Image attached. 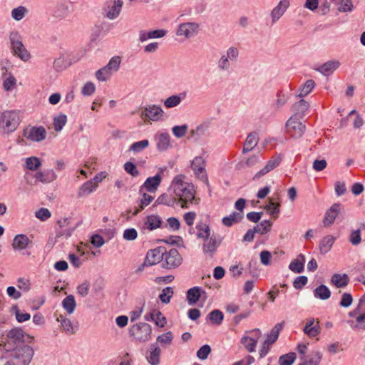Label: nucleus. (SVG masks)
I'll list each match as a JSON object with an SVG mask.
<instances>
[{
	"label": "nucleus",
	"instance_id": "1",
	"mask_svg": "<svg viewBox=\"0 0 365 365\" xmlns=\"http://www.w3.org/2000/svg\"><path fill=\"white\" fill-rule=\"evenodd\" d=\"M185 179V175H178L173 178L171 184L175 197L181 202V207L182 208H187V204L195 200V194L194 185L186 182Z\"/></svg>",
	"mask_w": 365,
	"mask_h": 365
},
{
	"label": "nucleus",
	"instance_id": "2",
	"mask_svg": "<svg viewBox=\"0 0 365 365\" xmlns=\"http://www.w3.org/2000/svg\"><path fill=\"white\" fill-rule=\"evenodd\" d=\"M10 359L4 365H30L35 355V350L25 344L10 351Z\"/></svg>",
	"mask_w": 365,
	"mask_h": 365
},
{
	"label": "nucleus",
	"instance_id": "3",
	"mask_svg": "<svg viewBox=\"0 0 365 365\" xmlns=\"http://www.w3.org/2000/svg\"><path fill=\"white\" fill-rule=\"evenodd\" d=\"M34 336L26 335L21 329H12L10 330L4 340L0 342V347L6 352H10L17 348L18 343L27 341L31 342Z\"/></svg>",
	"mask_w": 365,
	"mask_h": 365
},
{
	"label": "nucleus",
	"instance_id": "4",
	"mask_svg": "<svg viewBox=\"0 0 365 365\" xmlns=\"http://www.w3.org/2000/svg\"><path fill=\"white\" fill-rule=\"evenodd\" d=\"M20 123V118L16 111L7 110L0 116V131L4 134H10L14 132Z\"/></svg>",
	"mask_w": 365,
	"mask_h": 365
},
{
	"label": "nucleus",
	"instance_id": "5",
	"mask_svg": "<svg viewBox=\"0 0 365 365\" xmlns=\"http://www.w3.org/2000/svg\"><path fill=\"white\" fill-rule=\"evenodd\" d=\"M10 46L13 54L21 61L26 62L31 58L30 53L22 43V38L18 31H11L9 34Z\"/></svg>",
	"mask_w": 365,
	"mask_h": 365
},
{
	"label": "nucleus",
	"instance_id": "6",
	"mask_svg": "<svg viewBox=\"0 0 365 365\" xmlns=\"http://www.w3.org/2000/svg\"><path fill=\"white\" fill-rule=\"evenodd\" d=\"M152 328L150 324L140 322L133 325L129 329V334L134 340L145 342L151 338Z\"/></svg>",
	"mask_w": 365,
	"mask_h": 365
},
{
	"label": "nucleus",
	"instance_id": "7",
	"mask_svg": "<svg viewBox=\"0 0 365 365\" xmlns=\"http://www.w3.org/2000/svg\"><path fill=\"white\" fill-rule=\"evenodd\" d=\"M200 31V25L197 22H185L179 24L176 35L184 39H190L197 35Z\"/></svg>",
	"mask_w": 365,
	"mask_h": 365
},
{
	"label": "nucleus",
	"instance_id": "8",
	"mask_svg": "<svg viewBox=\"0 0 365 365\" xmlns=\"http://www.w3.org/2000/svg\"><path fill=\"white\" fill-rule=\"evenodd\" d=\"M164 115V111L160 106L155 104L148 105L143 108L140 116L145 120L157 122L160 120Z\"/></svg>",
	"mask_w": 365,
	"mask_h": 365
},
{
	"label": "nucleus",
	"instance_id": "9",
	"mask_svg": "<svg viewBox=\"0 0 365 365\" xmlns=\"http://www.w3.org/2000/svg\"><path fill=\"white\" fill-rule=\"evenodd\" d=\"M163 267L165 269H173L180 266L182 259L178 250L172 248L169 252L163 253Z\"/></svg>",
	"mask_w": 365,
	"mask_h": 365
},
{
	"label": "nucleus",
	"instance_id": "10",
	"mask_svg": "<svg viewBox=\"0 0 365 365\" xmlns=\"http://www.w3.org/2000/svg\"><path fill=\"white\" fill-rule=\"evenodd\" d=\"M239 56V51L236 47H230L226 54H223L220 58L217 66L220 71H227L230 68V61H236Z\"/></svg>",
	"mask_w": 365,
	"mask_h": 365
},
{
	"label": "nucleus",
	"instance_id": "11",
	"mask_svg": "<svg viewBox=\"0 0 365 365\" xmlns=\"http://www.w3.org/2000/svg\"><path fill=\"white\" fill-rule=\"evenodd\" d=\"M287 131L292 138H301L304 131L305 125L299 122L296 116H292L286 123Z\"/></svg>",
	"mask_w": 365,
	"mask_h": 365
},
{
	"label": "nucleus",
	"instance_id": "12",
	"mask_svg": "<svg viewBox=\"0 0 365 365\" xmlns=\"http://www.w3.org/2000/svg\"><path fill=\"white\" fill-rule=\"evenodd\" d=\"M249 334L245 335L242 338L241 342L248 351L253 352L255 351L257 343L261 337V331L259 329H255L250 331Z\"/></svg>",
	"mask_w": 365,
	"mask_h": 365
},
{
	"label": "nucleus",
	"instance_id": "13",
	"mask_svg": "<svg viewBox=\"0 0 365 365\" xmlns=\"http://www.w3.org/2000/svg\"><path fill=\"white\" fill-rule=\"evenodd\" d=\"M221 242L222 240L220 237L215 235H212L210 237L204 240V242L202 244L203 253L209 257H212L217 251V247L221 244Z\"/></svg>",
	"mask_w": 365,
	"mask_h": 365
},
{
	"label": "nucleus",
	"instance_id": "14",
	"mask_svg": "<svg viewBox=\"0 0 365 365\" xmlns=\"http://www.w3.org/2000/svg\"><path fill=\"white\" fill-rule=\"evenodd\" d=\"M24 135L34 142H41L45 140L46 131L42 126L27 128L24 130Z\"/></svg>",
	"mask_w": 365,
	"mask_h": 365
},
{
	"label": "nucleus",
	"instance_id": "15",
	"mask_svg": "<svg viewBox=\"0 0 365 365\" xmlns=\"http://www.w3.org/2000/svg\"><path fill=\"white\" fill-rule=\"evenodd\" d=\"M191 166L198 178L203 182H207V177L205 173V162L202 157H195L192 162Z\"/></svg>",
	"mask_w": 365,
	"mask_h": 365
},
{
	"label": "nucleus",
	"instance_id": "16",
	"mask_svg": "<svg viewBox=\"0 0 365 365\" xmlns=\"http://www.w3.org/2000/svg\"><path fill=\"white\" fill-rule=\"evenodd\" d=\"M282 161V156L280 155H275L272 157L265 165V166L262 168L259 172H257L255 176L253 177V180H258L267 173H269L275 168H277Z\"/></svg>",
	"mask_w": 365,
	"mask_h": 365
},
{
	"label": "nucleus",
	"instance_id": "17",
	"mask_svg": "<svg viewBox=\"0 0 365 365\" xmlns=\"http://www.w3.org/2000/svg\"><path fill=\"white\" fill-rule=\"evenodd\" d=\"M112 4L108 5L106 9V16L110 20L118 18L120 14L123 1V0H112Z\"/></svg>",
	"mask_w": 365,
	"mask_h": 365
},
{
	"label": "nucleus",
	"instance_id": "18",
	"mask_svg": "<svg viewBox=\"0 0 365 365\" xmlns=\"http://www.w3.org/2000/svg\"><path fill=\"white\" fill-rule=\"evenodd\" d=\"M341 210V206L339 203L334 204L325 213L323 220L324 227H329L332 225Z\"/></svg>",
	"mask_w": 365,
	"mask_h": 365
},
{
	"label": "nucleus",
	"instance_id": "19",
	"mask_svg": "<svg viewBox=\"0 0 365 365\" xmlns=\"http://www.w3.org/2000/svg\"><path fill=\"white\" fill-rule=\"evenodd\" d=\"M289 6V0H281L272 10L270 16L273 24L276 23L282 16Z\"/></svg>",
	"mask_w": 365,
	"mask_h": 365
},
{
	"label": "nucleus",
	"instance_id": "20",
	"mask_svg": "<svg viewBox=\"0 0 365 365\" xmlns=\"http://www.w3.org/2000/svg\"><path fill=\"white\" fill-rule=\"evenodd\" d=\"M160 348L156 344H151L146 354V359L148 363L150 365H158L160 364Z\"/></svg>",
	"mask_w": 365,
	"mask_h": 365
},
{
	"label": "nucleus",
	"instance_id": "21",
	"mask_svg": "<svg viewBox=\"0 0 365 365\" xmlns=\"http://www.w3.org/2000/svg\"><path fill=\"white\" fill-rule=\"evenodd\" d=\"M162 221L159 216L151 215L147 216L143 221L142 229L143 230L152 231L160 227Z\"/></svg>",
	"mask_w": 365,
	"mask_h": 365
},
{
	"label": "nucleus",
	"instance_id": "22",
	"mask_svg": "<svg viewBox=\"0 0 365 365\" xmlns=\"http://www.w3.org/2000/svg\"><path fill=\"white\" fill-rule=\"evenodd\" d=\"M304 334L309 337H314L320 333V326L319 321H315L314 318L307 320L305 327L303 329Z\"/></svg>",
	"mask_w": 365,
	"mask_h": 365
},
{
	"label": "nucleus",
	"instance_id": "23",
	"mask_svg": "<svg viewBox=\"0 0 365 365\" xmlns=\"http://www.w3.org/2000/svg\"><path fill=\"white\" fill-rule=\"evenodd\" d=\"M145 264L148 266L157 264L163 259V253L160 249H153L148 252L145 257Z\"/></svg>",
	"mask_w": 365,
	"mask_h": 365
},
{
	"label": "nucleus",
	"instance_id": "24",
	"mask_svg": "<svg viewBox=\"0 0 365 365\" xmlns=\"http://www.w3.org/2000/svg\"><path fill=\"white\" fill-rule=\"evenodd\" d=\"M157 148L160 151H165L170 146V136L168 133H162L155 137Z\"/></svg>",
	"mask_w": 365,
	"mask_h": 365
},
{
	"label": "nucleus",
	"instance_id": "25",
	"mask_svg": "<svg viewBox=\"0 0 365 365\" xmlns=\"http://www.w3.org/2000/svg\"><path fill=\"white\" fill-rule=\"evenodd\" d=\"M162 181V177L160 174H157L153 177H149L146 179L143 184V187L150 192H155L158 190Z\"/></svg>",
	"mask_w": 365,
	"mask_h": 365
},
{
	"label": "nucleus",
	"instance_id": "26",
	"mask_svg": "<svg viewBox=\"0 0 365 365\" xmlns=\"http://www.w3.org/2000/svg\"><path fill=\"white\" fill-rule=\"evenodd\" d=\"M339 61H329L317 69L324 76H329L336 71L340 66Z\"/></svg>",
	"mask_w": 365,
	"mask_h": 365
},
{
	"label": "nucleus",
	"instance_id": "27",
	"mask_svg": "<svg viewBox=\"0 0 365 365\" xmlns=\"http://www.w3.org/2000/svg\"><path fill=\"white\" fill-rule=\"evenodd\" d=\"M210 121L206 120L199 124L195 129L190 130L192 137H201L203 135H209L210 128Z\"/></svg>",
	"mask_w": 365,
	"mask_h": 365
},
{
	"label": "nucleus",
	"instance_id": "28",
	"mask_svg": "<svg viewBox=\"0 0 365 365\" xmlns=\"http://www.w3.org/2000/svg\"><path fill=\"white\" fill-rule=\"evenodd\" d=\"M35 178L43 183H50L56 179L57 175L53 170L50 169L44 172H38Z\"/></svg>",
	"mask_w": 365,
	"mask_h": 365
},
{
	"label": "nucleus",
	"instance_id": "29",
	"mask_svg": "<svg viewBox=\"0 0 365 365\" xmlns=\"http://www.w3.org/2000/svg\"><path fill=\"white\" fill-rule=\"evenodd\" d=\"M30 243L29 237L25 235H18L14 237L12 247L15 250H22L27 247Z\"/></svg>",
	"mask_w": 365,
	"mask_h": 365
},
{
	"label": "nucleus",
	"instance_id": "30",
	"mask_svg": "<svg viewBox=\"0 0 365 365\" xmlns=\"http://www.w3.org/2000/svg\"><path fill=\"white\" fill-rule=\"evenodd\" d=\"M55 316L56 317V321L61 323L62 329L66 333L68 334H73L75 333V329L69 319L66 318V316H63V314L57 315V314H55Z\"/></svg>",
	"mask_w": 365,
	"mask_h": 365
},
{
	"label": "nucleus",
	"instance_id": "31",
	"mask_svg": "<svg viewBox=\"0 0 365 365\" xmlns=\"http://www.w3.org/2000/svg\"><path fill=\"white\" fill-rule=\"evenodd\" d=\"M259 141V137L257 133H251L248 135L246 138V140L244 143V147L242 149V153H246L249 151H251L253 148H255Z\"/></svg>",
	"mask_w": 365,
	"mask_h": 365
},
{
	"label": "nucleus",
	"instance_id": "32",
	"mask_svg": "<svg viewBox=\"0 0 365 365\" xmlns=\"http://www.w3.org/2000/svg\"><path fill=\"white\" fill-rule=\"evenodd\" d=\"M97 188L96 182L93 181H87L83 183L78 189V196L83 197L87 196L94 192Z\"/></svg>",
	"mask_w": 365,
	"mask_h": 365
},
{
	"label": "nucleus",
	"instance_id": "33",
	"mask_svg": "<svg viewBox=\"0 0 365 365\" xmlns=\"http://www.w3.org/2000/svg\"><path fill=\"white\" fill-rule=\"evenodd\" d=\"M173 339V333L170 331H168L159 335L156 339V342L159 344L163 348H168L172 345Z\"/></svg>",
	"mask_w": 365,
	"mask_h": 365
},
{
	"label": "nucleus",
	"instance_id": "34",
	"mask_svg": "<svg viewBox=\"0 0 365 365\" xmlns=\"http://www.w3.org/2000/svg\"><path fill=\"white\" fill-rule=\"evenodd\" d=\"M309 108V103L305 100H300L299 102L295 103L292 106V110L294 112V115L293 116L302 117L304 113L308 110Z\"/></svg>",
	"mask_w": 365,
	"mask_h": 365
},
{
	"label": "nucleus",
	"instance_id": "35",
	"mask_svg": "<svg viewBox=\"0 0 365 365\" xmlns=\"http://www.w3.org/2000/svg\"><path fill=\"white\" fill-rule=\"evenodd\" d=\"M349 282V277L346 274H334L331 279V282L338 288L346 287Z\"/></svg>",
	"mask_w": 365,
	"mask_h": 365
},
{
	"label": "nucleus",
	"instance_id": "36",
	"mask_svg": "<svg viewBox=\"0 0 365 365\" xmlns=\"http://www.w3.org/2000/svg\"><path fill=\"white\" fill-rule=\"evenodd\" d=\"M336 238L332 235L324 237L319 243V251L322 254L327 253L332 247Z\"/></svg>",
	"mask_w": 365,
	"mask_h": 365
},
{
	"label": "nucleus",
	"instance_id": "37",
	"mask_svg": "<svg viewBox=\"0 0 365 365\" xmlns=\"http://www.w3.org/2000/svg\"><path fill=\"white\" fill-rule=\"evenodd\" d=\"M365 230V224H360L359 227L356 230H352L351 231L349 240L350 243L354 246L359 245L361 242V232Z\"/></svg>",
	"mask_w": 365,
	"mask_h": 365
},
{
	"label": "nucleus",
	"instance_id": "38",
	"mask_svg": "<svg viewBox=\"0 0 365 365\" xmlns=\"http://www.w3.org/2000/svg\"><path fill=\"white\" fill-rule=\"evenodd\" d=\"M305 262V257L300 254L297 258L292 260L289 264V268L293 272L301 273L304 270V264Z\"/></svg>",
	"mask_w": 365,
	"mask_h": 365
},
{
	"label": "nucleus",
	"instance_id": "39",
	"mask_svg": "<svg viewBox=\"0 0 365 365\" xmlns=\"http://www.w3.org/2000/svg\"><path fill=\"white\" fill-rule=\"evenodd\" d=\"M145 320H149L150 319L160 327H164L167 323L166 318L160 312L158 311H153L148 316L145 317Z\"/></svg>",
	"mask_w": 365,
	"mask_h": 365
},
{
	"label": "nucleus",
	"instance_id": "40",
	"mask_svg": "<svg viewBox=\"0 0 365 365\" xmlns=\"http://www.w3.org/2000/svg\"><path fill=\"white\" fill-rule=\"evenodd\" d=\"M284 325V322L277 324L271 330L270 334L267 335L265 341L269 344L274 343L277 340L279 334L283 329Z\"/></svg>",
	"mask_w": 365,
	"mask_h": 365
},
{
	"label": "nucleus",
	"instance_id": "41",
	"mask_svg": "<svg viewBox=\"0 0 365 365\" xmlns=\"http://www.w3.org/2000/svg\"><path fill=\"white\" fill-rule=\"evenodd\" d=\"M201 296V289L198 287H194L188 289L187 292V299L189 304H195Z\"/></svg>",
	"mask_w": 365,
	"mask_h": 365
},
{
	"label": "nucleus",
	"instance_id": "42",
	"mask_svg": "<svg viewBox=\"0 0 365 365\" xmlns=\"http://www.w3.org/2000/svg\"><path fill=\"white\" fill-rule=\"evenodd\" d=\"M62 306L68 314H71L76 309V302L73 295H68L62 302Z\"/></svg>",
	"mask_w": 365,
	"mask_h": 365
},
{
	"label": "nucleus",
	"instance_id": "43",
	"mask_svg": "<svg viewBox=\"0 0 365 365\" xmlns=\"http://www.w3.org/2000/svg\"><path fill=\"white\" fill-rule=\"evenodd\" d=\"M279 207L280 204L279 202H275L272 198H269V202L264 207V209L266 210L270 215L277 218L280 211Z\"/></svg>",
	"mask_w": 365,
	"mask_h": 365
},
{
	"label": "nucleus",
	"instance_id": "44",
	"mask_svg": "<svg viewBox=\"0 0 365 365\" xmlns=\"http://www.w3.org/2000/svg\"><path fill=\"white\" fill-rule=\"evenodd\" d=\"M28 13L29 9L26 6H19L11 10V16L14 20L19 21L22 20Z\"/></svg>",
	"mask_w": 365,
	"mask_h": 365
},
{
	"label": "nucleus",
	"instance_id": "45",
	"mask_svg": "<svg viewBox=\"0 0 365 365\" xmlns=\"http://www.w3.org/2000/svg\"><path fill=\"white\" fill-rule=\"evenodd\" d=\"M120 64V58L119 56L113 57L108 64L105 66L103 68L109 72L110 76H112L113 73L118 71Z\"/></svg>",
	"mask_w": 365,
	"mask_h": 365
},
{
	"label": "nucleus",
	"instance_id": "46",
	"mask_svg": "<svg viewBox=\"0 0 365 365\" xmlns=\"http://www.w3.org/2000/svg\"><path fill=\"white\" fill-rule=\"evenodd\" d=\"M243 218V215L240 212H234L231 215L222 218V223L225 226L230 227L234 223L240 221Z\"/></svg>",
	"mask_w": 365,
	"mask_h": 365
},
{
	"label": "nucleus",
	"instance_id": "47",
	"mask_svg": "<svg viewBox=\"0 0 365 365\" xmlns=\"http://www.w3.org/2000/svg\"><path fill=\"white\" fill-rule=\"evenodd\" d=\"M315 82L313 80H307L299 88V93L297 95V97H304L309 94L315 87Z\"/></svg>",
	"mask_w": 365,
	"mask_h": 365
},
{
	"label": "nucleus",
	"instance_id": "48",
	"mask_svg": "<svg viewBox=\"0 0 365 365\" xmlns=\"http://www.w3.org/2000/svg\"><path fill=\"white\" fill-rule=\"evenodd\" d=\"M196 229L197 230V236L199 238H202L205 240L210 237L211 230L208 225L205 223H200L196 226Z\"/></svg>",
	"mask_w": 365,
	"mask_h": 365
},
{
	"label": "nucleus",
	"instance_id": "49",
	"mask_svg": "<svg viewBox=\"0 0 365 365\" xmlns=\"http://www.w3.org/2000/svg\"><path fill=\"white\" fill-rule=\"evenodd\" d=\"M314 296L322 300L328 299L331 296L329 289L325 285H320L314 290Z\"/></svg>",
	"mask_w": 365,
	"mask_h": 365
},
{
	"label": "nucleus",
	"instance_id": "50",
	"mask_svg": "<svg viewBox=\"0 0 365 365\" xmlns=\"http://www.w3.org/2000/svg\"><path fill=\"white\" fill-rule=\"evenodd\" d=\"M59 227L62 229L61 231L57 235L58 237L65 235L66 237L71 235L72 230L71 228H66L68 226L69 221L67 218H63L58 221Z\"/></svg>",
	"mask_w": 365,
	"mask_h": 365
},
{
	"label": "nucleus",
	"instance_id": "51",
	"mask_svg": "<svg viewBox=\"0 0 365 365\" xmlns=\"http://www.w3.org/2000/svg\"><path fill=\"white\" fill-rule=\"evenodd\" d=\"M4 78L3 88L6 91H11L16 83V79L14 75L9 73L7 76Z\"/></svg>",
	"mask_w": 365,
	"mask_h": 365
},
{
	"label": "nucleus",
	"instance_id": "52",
	"mask_svg": "<svg viewBox=\"0 0 365 365\" xmlns=\"http://www.w3.org/2000/svg\"><path fill=\"white\" fill-rule=\"evenodd\" d=\"M181 95H173L171 96H169L164 101V106L167 108H171L175 106H178L182 101Z\"/></svg>",
	"mask_w": 365,
	"mask_h": 365
},
{
	"label": "nucleus",
	"instance_id": "53",
	"mask_svg": "<svg viewBox=\"0 0 365 365\" xmlns=\"http://www.w3.org/2000/svg\"><path fill=\"white\" fill-rule=\"evenodd\" d=\"M67 122V116L60 114L53 118V128L57 132L61 131Z\"/></svg>",
	"mask_w": 365,
	"mask_h": 365
},
{
	"label": "nucleus",
	"instance_id": "54",
	"mask_svg": "<svg viewBox=\"0 0 365 365\" xmlns=\"http://www.w3.org/2000/svg\"><path fill=\"white\" fill-rule=\"evenodd\" d=\"M322 359V354L317 351L308 356L303 363L306 365H318Z\"/></svg>",
	"mask_w": 365,
	"mask_h": 365
},
{
	"label": "nucleus",
	"instance_id": "55",
	"mask_svg": "<svg viewBox=\"0 0 365 365\" xmlns=\"http://www.w3.org/2000/svg\"><path fill=\"white\" fill-rule=\"evenodd\" d=\"M209 319L213 324H221L224 316L222 312L218 309H215L209 314Z\"/></svg>",
	"mask_w": 365,
	"mask_h": 365
},
{
	"label": "nucleus",
	"instance_id": "56",
	"mask_svg": "<svg viewBox=\"0 0 365 365\" xmlns=\"http://www.w3.org/2000/svg\"><path fill=\"white\" fill-rule=\"evenodd\" d=\"M149 145L148 140H143L138 142H135L133 143L130 148V151H133V153H140L142 150H145Z\"/></svg>",
	"mask_w": 365,
	"mask_h": 365
},
{
	"label": "nucleus",
	"instance_id": "57",
	"mask_svg": "<svg viewBox=\"0 0 365 365\" xmlns=\"http://www.w3.org/2000/svg\"><path fill=\"white\" fill-rule=\"evenodd\" d=\"M173 294L174 292L173 289L170 287H168L162 290V292L159 295V299L163 303L168 304L170 302Z\"/></svg>",
	"mask_w": 365,
	"mask_h": 365
},
{
	"label": "nucleus",
	"instance_id": "58",
	"mask_svg": "<svg viewBox=\"0 0 365 365\" xmlns=\"http://www.w3.org/2000/svg\"><path fill=\"white\" fill-rule=\"evenodd\" d=\"M26 168L32 171L36 170L41 165L40 160L36 157H30L26 160Z\"/></svg>",
	"mask_w": 365,
	"mask_h": 365
},
{
	"label": "nucleus",
	"instance_id": "59",
	"mask_svg": "<svg viewBox=\"0 0 365 365\" xmlns=\"http://www.w3.org/2000/svg\"><path fill=\"white\" fill-rule=\"evenodd\" d=\"M296 359L294 353H289L285 355H282L279 357V365H292Z\"/></svg>",
	"mask_w": 365,
	"mask_h": 365
},
{
	"label": "nucleus",
	"instance_id": "60",
	"mask_svg": "<svg viewBox=\"0 0 365 365\" xmlns=\"http://www.w3.org/2000/svg\"><path fill=\"white\" fill-rule=\"evenodd\" d=\"M187 130L188 126L185 124L182 125H175L173 127L172 132L176 138H180L185 135Z\"/></svg>",
	"mask_w": 365,
	"mask_h": 365
},
{
	"label": "nucleus",
	"instance_id": "61",
	"mask_svg": "<svg viewBox=\"0 0 365 365\" xmlns=\"http://www.w3.org/2000/svg\"><path fill=\"white\" fill-rule=\"evenodd\" d=\"M35 216L41 221H46L51 217V213L48 209L42 207L36 211Z\"/></svg>",
	"mask_w": 365,
	"mask_h": 365
},
{
	"label": "nucleus",
	"instance_id": "62",
	"mask_svg": "<svg viewBox=\"0 0 365 365\" xmlns=\"http://www.w3.org/2000/svg\"><path fill=\"white\" fill-rule=\"evenodd\" d=\"M364 308H365V297H363L359 300L357 307L355 309L349 312L348 315L350 317H356V316H358L364 310Z\"/></svg>",
	"mask_w": 365,
	"mask_h": 365
},
{
	"label": "nucleus",
	"instance_id": "63",
	"mask_svg": "<svg viewBox=\"0 0 365 365\" xmlns=\"http://www.w3.org/2000/svg\"><path fill=\"white\" fill-rule=\"evenodd\" d=\"M353 8L351 0H341L338 10L340 12H350L353 10Z\"/></svg>",
	"mask_w": 365,
	"mask_h": 365
},
{
	"label": "nucleus",
	"instance_id": "64",
	"mask_svg": "<svg viewBox=\"0 0 365 365\" xmlns=\"http://www.w3.org/2000/svg\"><path fill=\"white\" fill-rule=\"evenodd\" d=\"M353 302V297L350 293L344 292L341 295V298L339 302L341 307L347 308L351 305Z\"/></svg>",
	"mask_w": 365,
	"mask_h": 365
}]
</instances>
